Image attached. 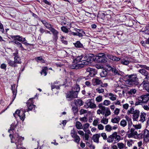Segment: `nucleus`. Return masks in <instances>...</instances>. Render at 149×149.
<instances>
[{"label": "nucleus", "instance_id": "c9c22d12", "mask_svg": "<svg viewBox=\"0 0 149 149\" xmlns=\"http://www.w3.org/2000/svg\"><path fill=\"white\" fill-rule=\"evenodd\" d=\"M72 109L74 114H75L78 112V107L76 105L73 106L72 107Z\"/></svg>", "mask_w": 149, "mask_h": 149}, {"label": "nucleus", "instance_id": "f03ea898", "mask_svg": "<svg viewBox=\"0 0 149 149\" xmlns=\"http://www.w3.org/2000/svg\"><path fill=\"white\" fill-rule=\"evenodd\" d=\"M120 139V136L117 134V132H115L108 137L107 141L111 143L114 141V143H118Z\"/></svg>", "mask_w": 149, "mask_h": 149}, {"label": "nucleus", "instance_id": "f257e3e1", "mask_svg": "<svg viewBox=\"0 0 149 149\" xmlns=\"http://www.w3.org/2000/svg\"><path fill=\"white\" fill-rule=\"evenodd\" d=\"M94 55L93 54H89L86 55L82 60L83 58L82 56H77L73 61L77 63L81 62L80 63L81 66L83 65H88L90 64L94 61Z\"/></svg>", "mask_w": 149, "mask_h": 149}, {"label": "nucleus", "instance_id": "9b49d317", "mask_svg": "<svg viewBox=\"0 0 149 149\" xmlns=\"http://www.w3.org/2000/svg\"><path fill=\"white\" fill-rule=\"evenodd\" d=\"M84 106L86 108H90L91 109L96 108V105L92 102V100H88L85 103Z\"/></svg>", "mask_w": 149, "mask_h": 149}, {"label": "nucleus", "instance_id": "dca6fc26", "mask_svg": "<svg viewBox=\"0 0 149 149\" xmlns=\"http://www.w3.org/2000/svg\"><path fill=\"white\" fill-rule=\"evenodd\" d=\"M86 72L88 73V75L91 77L94 76L95 74V69L88 68L86 69Z\"/></svg>", "mask_w": 149, "mask_h": 149}, {"label": "nucleus", "instance_id": "49530a36", "mask_svg": "<svg viewBox=\"0 0 149 149\" xmlns=\"http://www.w3.org/2000/svg\"><path fill=\"white\" fill-rule=\"evenodd\" d=\"M105 129L106 131L109 132L112 130V127L110 125H108L105 126Z\"/></svg>", "mask_w": 149, "mask_h": 149}, {"label": "nucleus", "instance_id": "0eeeda50", "mask_svg": "<svg viewBox=\"0 0 149 149\" xmlns=\"http://www.w3.org/2000/svg\"><path fill=\"white\" fill-rule=\"evenodd\" d=\"M95 58L98 62L105 63L107 61L105 54L103 53L98 54Z\"/></svg>", "mask_w": 149, "mask_h": 149}, {"label": "nucleus", "instance_id": "9d476101", "mask_svg": "<svg viewBox=\"0 0 149 149\" xmlns=\"http://www.w3.org/2000/svg\"><path fill=\"white\" fill-rule=\"evenodd\" d=\"M45 27L50 30L54 36H56L58 34V32L53 28V25L47 22L45 26Z\"/></svg>", "mask_w": 149, "mask_h": 149}, {"label": "nucleus", "instance_id": "69168bd1", "mask_svg": "<svg viewBox=\"0 0 149 149\" xmlns=\"http://www.w3.org/2000/svg\"><path fill=\"white\" fill-rule=\"evenodd\" d=\"M79 120L81 121L84 122H87V118L85 117L80 118Z\"/></svg>", "mask_w": 149, "mask_h": 149}, {"label": "nucleus", "instance_id": "72a5a7b5", "mask_svg": "<svg viewBox=\"0 0 149 149\" xmlns=\"http://www.w3.org/2000/svg\"><path fill=\"white\" fill-rule=\"evenodd\" d=\"M8 63L11 67H15L17 66L14 61H13L11 60H9L8 61Z\"/></svg>", "mask_w": 149, "mask_h": 149}, {"label": "nucleus", "instance_id": "052dcab7", "mask_svg": "<svg viewBox=\"0 0 149 149\" xmlns=\"http://www.w3.org/2000/svg\"><path fill=\"white\" fill-rule=\"evenodd\" d=\"M120 124L122 126L125 127L126 125V122L125 120H123L120 122Z\"/></svg>", "mask_w": 149, "mask_h": 149}, {"label": "nucleus", "instance_id": "bb28decb", "mask_svg": "<svg viewBox=\"0 0 149 149\" xmlns=\"http://www.w3.org/2000/svg\"><path fill=\"white\" fill-rule=\"evenodd\" d=\"M73 44L77 48H82L84 47L83 44L79 41H77L76 42L74 43Z\"/></svg>", "mask_w": 149, "mask_h": 149}, {"label": "nucleus", "instance_id": "ea45409f", "mask_svg": "<svg viewBox=\"0 0 149 149\" xmlns=\"http://www.w3.org/2000/svg\"><path fill=\"white\" fill-rule=\"evenodd\" d=\"M143 84L144 88L149 93V82L147 83H145Z\"/></svg>", "mask_w": 149, "mask_h": 149}, {"label": "nucleus", "instance_id": "e433bc0d", "mask_svg": "<svg viewBox=\"0 0 149 149\" xmlns=\"http://www.w3.org/2000/svg\"><path fill=\"white\" fill-rule=\"evenodd\" d=\"M48 69V68L47 67H45L44 68L42 69V71L40 72V74L42 75V74H44L45 76L47 74V70Z\"/></svg>", "mask_w": 149, "mask_h": 149}, {"label": "nucleus", "instance_id": "5fc2aeb1", "mask_svg": "<svg viewBox=\"0 0 149 149\" xmlns=\"http://www.w3.org/2000/svg\"><path fill=\"white\" fill-rule=\"evenodd\" d=\"M15 42L17 45V47H18L21 48L22 50H24V49L23 48V47L22 44L20 43L17 41H15Z\"/></svg>", "mask_w": 149, "mask_h": 149}, {"label": "nucleus", "instance_id": "412c9836", "mask_svg": "<svg viewBox=\"0 0 149 149\" xmlns=\"http://www.w3.org/2000/svg\"><path fill=\"white\" fill-rule=\"evenodd\" d=\"M74 103L75 105L77 107H80L84 104V102L81 100L77 99V100H75Z\"/></svg>", "mask_w": 149, "mask_h": 149}, {"label": "nucleus", "instance_id": "4be33fe9", "mask_svg": "<svg viewBox=\"0 0 149 149\" xmlns=\"http://www.w3.org/2000/svg\"><path fill=\"white\" fill-rule=\"evenodd\" d=\"M146 114L144 113H141L140 115V118L139 121L142 122H143L146 120Z\"/></svg>", "mask_w": 149, "mask_h": 149}, {"label": "nucleus", "instance_id": "cd10ccee", "mask_svg": "<svg viewBox=\"0 0 149 149\" xmlns=\"http://www.w3.org/2000/svg\"><path fill=\"white\" fill-rule=\"evenodd\" d=\"M72 138L74 139L73 141L74 142L77 143V144H79L80 139L78 135L77 134L73 136Z\"/></svg>", "mask_w": 149, "mask_h": 149}, {"label": "nucleus", "instance_id": "7c9ffc66", "mask_svg": "<svg viewBox=\"0 0 149 149\" xmlns=\"http://www.w3.org/2000/svg\"><path fill=\"white\" fill-rule=\"evenodd\" d=\"M75 126L76 128L78 130L82 129L83 128L82 124L80 122L78 121L76 122Z\"/></svg>", "mask_w": 149, "mask_h": 149}, {"label": "nucleus", "instance_id": "f8f14e48", "mask_svg": "<svg viewBox=\"0 0 149 149\" xmlns=\"http://www.w3.org/2000/svg\"><path fill=\"white\" fill-rule=\"evenodd\" d=\"M61 25H65L67 24V27L68 29H70L71 27L70 23L67 21V19L64 17H62L61 21Z\"/></svg>", "mask_w": 149, "mask_h": 149}, {"label": "nucleus", "instance_id": "4d7b16f0", "mask_svg": "<svg viewBox=\"0 0 149 149\" xmlns=\"http://www.w3.org/2000/svg\"><path fill=\"white\" fill-rule=\"evenodd\" d=\"M95 100L97 102H100L102 100V96H97L96 97Z\"/></svg>", "mask_w": 149, "mask_h": 149}, {"label": "nucleus", "instance_id": "f3484780", "mask_svg": "<svg viewBox=\"0 0 149 149\" xmlns=\"http://www.w3.org/2000/svg\"><path fill=\"white\" fill-rule=\"evenodd\" d=\"M100 136V134H95L93 136L92 139L94 142L98 143H99V138Z\"/></svg>", "mask_w": 149, "mask_h": 149}, {"label": "nucleus", "instance_id": "bf43d9fd", "mask_svg": "<svg viewBox=\"0 0 149 149\" xmlns=\"http://www.w3.org/2000/svg\"><path fill=\"white\" fill-rule=\"evenodd\" d=\"M111 103L110 102V101L107 100H105L102 104L103 105H104L105 106H108Z\"/></svg>", "mask_w": 149, "mask_h": 149}, {"label": "nucleus", "instance_id": "4468645a", "mask_svg": "<svg viewBox=\"0 0 149 149\" xmlns=\"http://www.w3.org/2000/svg\"><path fill=\"white\" fill-rule=\"evenodd\" d=\"M139 100L143 103L147 102L149 100V94L141 96L139 97Z\"/></svg>", "mask_w": 149, "mask_h": 149}, {"label": "nucleus", "instance_id": "0e129e2a", "mask_svg": "<svg viewBox=\"0 0 149 149\" xmlns=\"http://www.w3.org/2000/svg\"><path fill=\"white\" fill-rule=\"evenodd\" d=\"M101 136L104 140H107V137L105 133H102L101 134Z\"/></svg>", "mask_w": 149, "mask_h": 149}, {"label": "nucleus", "instance_id": "774afa93", "mask_svg": "<svg viewBox=\"0 0 149 149\" xmlns=\"http://www.w3.org/2000/svg\"><path fill=\"white\" fill-rule=\"evenodd\" d=\"M139 66H140V67L142 68H144L148 70H149V67H148L145 65H140Z\"/></svg>", "mask_w": 149, "mask_h": 149}, {"label": "nucleus", "instance_id": "7ed1b4c3", "mask_svg": "<svg viewBox=\"0 0 149 149\" xmlns=\"http://www.w3.org/2000/svg\"><path fill=\"white\" fill-rule=\"evenodd\" d=\"M9 136L11 138V142L12 143H15L17 146V148L19 147L22 144L21 137L19 136L18 134H17L15 135L16 139L15 141L13 139H14L13 136H12L11 134H10Z\"/></svg>", "mask_w": 149, "mask_h": 149}, {"label": "nucleus", "instance_id": "c756f323", "mask_svg": "<svg viewBox=\"0 0 149 149\" xmlns=\"http://www.w3.org/2000/svg\"><path fill=\"white\" fill-rule=\"evenodd\" d=\"M120 120V118L118 116H117L114 118H112L111 119V122L114 123H118Z\"/></svg>", "mask_w": 149, "mask_h": 149}, {"label": "nucleus", "instance_id": "423d86ee", "mask_svg": "<svg viewBox=\"0 0 149 149\" xmlns=\"http://www.w3.org/2000/svg\"><path fill=\"white\" fill-rule=\"evenodd\" d=\"M133 127L131 128V138H136L137 137V131L141 128V126L140 125H133Z\"/></svg>", "mask_w": 149, "mask_h": 149}, {"label": "nucleus", "instance_id": "3c124183", "mask_svg": "<svg viewBox=\"0 0 149 149\" xmlns=\"http://www.w3.org/2000/svg\"><path fill=\"white\" fill-rule=\"evenodd\" d=\"M117 145L119 149H123L125 147V145L122 143H118Z\"/></svg>", "mask_w": 149, "mask_h": 149}, {"label": "nucleus", "instance_id": "6ab92c4d", "mask_svg": "<svg viewBox=\"0 0 149 149\" xmlns=\"http://www.w3.org/2000/svg\"><path fill=\"white\" fill-rule=\"evenodd\" d=\"M12 38L15 39L19 42H24L26 41L25 38H23L22 36H15L12 37Z\"/></svg>", "mask_w": 149, "mask_h": 149}, {"label": "nucleus", "instance_id": "1a4fd4ad", "mask_svg": "<svg viewBox=\"0 0 149 149\" xmlns=\"http://www.w3.org/2000/svg\"><path fill=\"white\" fill-rule=\"evenodd\" d=\"M131 114H133L132 119L134 121H136L139 116L140 111L139 110L134 109L133 108H131Z\"/></svg>", "mask_w": 149, "mask_h": 149}, {"label": "nucleus", "instance_id": "ddd939ff", "mask_svg": "<svg viewBox=\"0 0 149 149\" xmlns=\"http://www.w3.org/2000/svg\"><path fill=\"white\" fill-rule=\"evenodd\" d=\"M142 134L143 136L144 141L146 142L149 141V131L147 129H145L142 132Z\"/></svg>", "mask_w": 149, "mask_h": 149}, {"label": "nucleus", "instance_id": "79ce46f5", "mask_svg": "<svg viewBox=\"0 0 149 149\" xmlns=\"http://www.w3.org/2000/svg\"><path fill=\"white\" fill-rule=\"evenodd\" d=\"M35 59L37 62H38V61H40L42 63H45V60L42 58L41 56L35 58Z\"/></svg>", "mask_w": 149, "mask_h": 149}, {"label": "nucleus", "instance_id": "473e14b6", "mask_svg": "<svg viewBox=\"0 0 149 149\" xmlns=\"http://www.w3.org/2000/svg\"><path fill=\"white\" fill-rule=\"evenodd\" d=\"M39 31L42 34L44 33L45 32V33H49L51 34L50 32L47 30L44 29L43 28L41 27L39 29Z\"/></svg>", "mask_w": 149, "mask_h": 149}, {"label": "nucleus", "instance_id": "6e6552de", "mask_svg": "<svg viewBox=\"0 0 149 149\" xmlns=\"http://www.w3.org/2000/svg\"><path fill=\"white\" fill-rule=\"evenodd\" d=\"M139 84V79L136 74H131V86H136Z\"/></svg>", "mask_w": 149, "mask_h": 149}, {"label": "nucleus", "instance_id": "20e7f679", "mask_svg": "<svg viewBox=\"0 0 149 149\" xmlns=\"http://www.w3.org/2000/svg\"><path fill=\"white\" fill-rule=\"evenodd\" d=\"M65 94L66 99L69 101L72 100L74 99L77 98L78 96V94L73 91H68Z\"/></svg>", "mask_w": 149, "mask_h": 149}, {"label": "nucleus", "instance_id": "b1692460", "mask_svg": "<svg viewBox=\"0 0 149 149\" xmlns=\"http://www.w3.org/2000/svg\"><path fill=\"white\" fill-rule=\"evenodd\" d=\"M98 107L101 109L102 114L104 115L105 114V111L107 109V108L104 106L102 103L99 104L98 106Z\"/></svg>", "mask_w": 149, "mask_h": 149}, {"label": "nucleus", "instance_id": "2eb2a0df", "mask_svg": "<svg viewBox=\"0 0 149 149\" xmlns=\"http://www.w3.org/2000/svg\"><path fill=\"white\" fill-rule=\"evenodd\" d=\"M70 67L72 69H77L79 68L83 67V66H81V65L80 63H78L73 61L72 64L70 65Z\"/></svg>", "mask_w": 149, "mask_h": 149}, {"label": "nucleus", "instance_id": "8fccbe9b", "mask_svg": "<svg viewBox=\"0 0 149 149\" xmlns=\"http://www.w3.org/2000/svg\"><path fill=\"white\" fill-rule=\"evenodd\" d=\"M16 127V125L14 123H12L10 125V129L8 130V132L10 133V131L14 130Z\"/></svg>", "mask_w": 149, "mask_h": 149}, {"label": "nucleus", "instance_id": "37998d69", "mask_svg": "<svg viewBox=\"0 0 149 149\" xmlns=\"http://www.w3.org/2000/svg\"><path fill=\"white\" fill-rule=\"evenodd\" d=\"M108 122V119L104 117H103L101 120V122L104 124H107Z\"/></svg>", "mask_w": 149, "mask_h": 149}, {"label": "nucleus", "instance_id": "58836bf2", "mask_svg": "<svg viewBox=\"0 0 149 149\" xmlns=\"http://www.w3.org/2000/svg\"><path fill=\"white\" fill-rule=\"evenodd\" d=\"M111 114L110 111L109 109L108 108H107V109L105 111L104 117L106 118L108 116L110 115Z\"/></svg>", "mask_w": 149, "mask_h": 149}, {"label": "nucleus", "instance_id": "f704fd0d", "mask_svg": "<svg viewBox=\"0 0 149 149\" xmlns=\"http://www.w3.org/2000/svg\"><path fill=\"white\" fill-rule=\"evenodd\" d=\"M61 30L64 32L67 33L69 32V29L67 27V26H63L61 27Z\"/></svg>", "mask_w": 149, "mask_h": 149}, {"label": "nucleus", "instance_id": "393cba45", "mask_svg": "<svg viewBox=\"0 0 149 149\" xmlns=\"http://www.w3.org/2000/svg\"><path fill=\"white\" fill-rule=\"evenodd\" d=\"M72 91H73L75 93L78 94V93L80 91V87L79 85L76 84L75 86L73 87L72 88Z\"/></svg>", "mask_w": 149, "mask_h": 149}, {"label": "nucleus", "instance_id": "de8ad7c7", "mask_svg": "<svg viewBox=\"0 0 149 149\" xmlns=\"http://www.w3.org/2000/svg\"><path fill=\"white\" fill-rule=\"evenodd\" d=\"M77 134V132L74 128H73V129L71 130L70 132V135L72 137H73Z\"/></svg>", "mask_w": 149, "mask_h": 149}, {"label": "nucleus", "instance_id": "6e6d98bb", "mask_svg": "<svg viewBox=\"0 0 149 149\" xmlns=\"http://www.w3.org/2000/svg\"><path fill=\"white\" fill-rule=\"evenodd\" d=\"M107 74V72L106 71H103L100 74V76L102 77H104L106 76Z\"/></svg>", "mask_w": 149, "mask_h": 149}, {"label": "nucleus", "instance_id": "338daca9", "mask_svg": "<svg viewBox=\"0 0 149 149\" xmlns=\"http://www.w3.org/2000/svg\"><path fill=\"white\" fill-rule=\"evenodd\" d=\"M80 115H82L83 114L87 113V111L86 110H84L83 109H81L79 111Z\"/></svg>", "mask_w": 149, "mask_h": 149}, {"label": "nucleus", "instance_id": "a211bd4d", "mask_svg": "<svg viewBox=\"0 0 149 149\" xmlns=\"http://www.w3.org/2000/svg\"><path fill=\"white\" fill-rule=\"evenodd\" d=\"M75 30L77 32V36H78L79 37H82L85 36V33L83 30L79 29H76Z\"/></svg>", "mask_w": 149, "mask_h": 149}, {"label": "nucleus", "instance_id": "c03bdc74", "mask_svg": "<svg viewBox=\"0 0 149 149\" xmlns=\"http://www.w3.org/2000/svg\"><path fill=\"white\" fill-rule=\"evenodd\" d=\"M11 86V90L12 91L13 93V100L16 97V96L17 94V90L15 89L14 90H13V86Z\"/></svg>", "mask_w": 149, "mask_h": 149}, {"label": "nucleus", "instance_id": "603ef678", "mask_svg": "<svg viewBox=\"0 0 149 149\" xmlns=\"http://www.w3.org/2000/svg\"><path fill=\"white\" fill-rule=\"evenodd\" d=\"M125 78L127 79V80L125 81L126 83H128L130 85V75H127L125 76Z\"/></svg>", "mask_w": 149, "mask_h": 149}, {"label": "nucleus", "instance_id": "39448f33", "mask_svg": "<svg viewBox=\"0 0 149 149\" xmlns=\"http://www.w3.org/2000/svg\"><path fill=\"white\" fill-rule=\"evenodd\" d=\"M138 72L144 77V81L142 82V84L149 82V72L143 69L139 70Z\"/></svg>", "mask_w": 149, "mask_h": 149}, {"label": "nucleus", "instance_id": "864d4df0", "mask_svg": "<svg viewBox=\"0 0 149 149\" xmlns=\"http://www.w3.org/2000/svg\"><path fill=\"white\" fill-rule=\"evenodd\" d=\"M84 11L85 13V15L88 17H90L91 15L93 17H95V15L94 14L90 13L85 10H84Z\"/></svg>", "mask_w": 149, "mask_h": 149}, {"label": "nucleus", "instance_id": "680f3d73", "mask_svg": "<svg viewBox=\"0 0 149 149\" xmlns=\"http://www.w3.org/2000/svg\"><path fill=\"white\" fill-rule=\"evenodd\" d=\"M83 126V130L84 131H85V130L88 129L89 126V124L88 123H86L84 124Z\"/></svg>", "mask_w": 149, "mask_h": 149}, {"label": "nucleus", "instance_id": "e2e57ef3", "mask_svg": "<svg viewBox=\"0 0 149 149\" xmlns=\"http://www.w3.org/2000/svg\"><path fill=\"white\" fill-rule=\"evenodd\" d=\"M62 37L61 38V41L65 45H67L68 42L67 41L65 40V38L63 36H62Z\"/></svg>", "mask_w": 149, "mask_h": 149}, {"label": "nucleus", "instance_id": "13d9d810", "mask_svg": "<svg viewBox=\"0 0 149 149\" xmlns=\"http://www.w3.org/2000/svg\"><path fill=\"white\" fill-rule=\"evenodd\" d=\"M56 84V83L54 82V83L53 84H52L51 89L52 90L55 88H56L57 89H59L60 88V86H56V85H55V84Z\"/></svg>", "mask_w": 149, "mask_h": 149}, {"label": "nucleus", "instance_id": "5701e85b", "mask_svg": "<svg viewBox=\"0 0 149 149\" xmlns=\"http://www.w3.org/2000/svg\"><path fill=\"white\" fill-rule=\"evenodd\" d=\"M107 56L109 59L113 61H118L120 59L119 58L111 54H108Z\"/></svg>", "mask_w": 149, "mask_h": 149}, {"label": "nucleus", "instance_id": "09e8293b", "mask_svg": "<svg viewBox=\"0 0 149 149\" xmlns=\"http://www.w3.org/2000/svg\"><path fill=\"white\" fill-rule=\"evenodd\" d=\"M14 61L15 64L21 63V62L20 61V60L19 57H14Z\"/></svg>", "mask_w": 149, "mask_h": 149}, {"label": "nucleus", "instance_id": "a878e982", "mask_svg": "<svg viewBox=\"0 0 149 149\" xmlns=\"http://www.w3.org/2000/svg\"><path fill=\"white\" fill-rule=\"evenodd\" d=\"M92 81L93 85L94 86L99 85L102 83L101 81L98 78H94Z\"/></svg>", "mask_w": 149, "mask_h": 149}, {"label": "nucleus", "instance_id": "a19ab883", "mask_svg": "<svg viewBox=\"0 0 149 149\" xmlns=\"http://www.w3.org/2000/svg\"><path fill=\"white\" fill-rule=\"evenodd\" d=\"M121 63L123 65H127L130 62L129 61L126 60L124 59H122L120 61Z\"/></svg>", "mask_w": 149, "mask_h": 149}, {"label": "nucleus", "instance_id": "2f4dec72", "mask_svg": "<svg viewBox=\"0 0 149 149\" xmlns=\"http://www.w3.org/2000/svg\"><path fill=\"white\" fill-rule=\"evenodd\" d=\"M27 106L28 107V109L26 111H31L32 110V109L35 107L36 106L34 104H33L30 103V104H27Z\"/></svg>", "mask_w": 149, "mask_h": 149}, {"label": "nucleus", "instance_id": "a18cd8bd", "mask_svg": "<svg viewBox=\"0 0 149 149\" xmlns=\"http://www.w3.org/2000/svg\"><path fill=\"white\" fill-rule=\"evenodd\" d=\"M26 112V111H24L22 112V114L21 113L20 115H19V116L22 120L23 121L24 119L25 116V113Z\"/></svg>", "mask_w": 149, "mask_h": 149}, {"label": "nucleus", "instance_id": "aec40b11", "mask_svg": "<svg viewBox=\"0 0 149 149\" xmlns=\"http://www.w3.org/2000/svg\"><path fill=\"white\" fill-rule=\"evenodd\" d=\"M107 66L109 69V70H111L112 72L114 73V74H117L118 75H119L120 74L118 73V70L116 69L115 68L112 67L109 65H108Z\"/></svg>", "mask_w": 149, "mask_h": 149}, {"label": "nucleus", "instance_id": "c85d7f7f", "mask_svg": "<svg viewBox=\"0 0 149 149\" xmlns=\"http://www.w3.org/2000/svg\"><path fill=\"white\" fill-rule=\"evenodd\" d=\"M109 99L111 100L114 101L116 100V95L112 93H110L108 94Z\"/></svg>", "mask_w": 149, "mask_h": 149}, {"label": "nucleus", "instance_id": "4c0bfd02", "mask_svg": "<svg viewBox=\"0 0 149 149\" xmlns=\"http://www.w3.org/2000/svg\"><path fill=\"white\" fill-rule=\"evenodd\" d=\"M96 91L99 93H101L104 92V90L102 86L99 87L96 89Z\"/></svg>", "mask_w": 149, "mask_h": 149}]
</instances>
